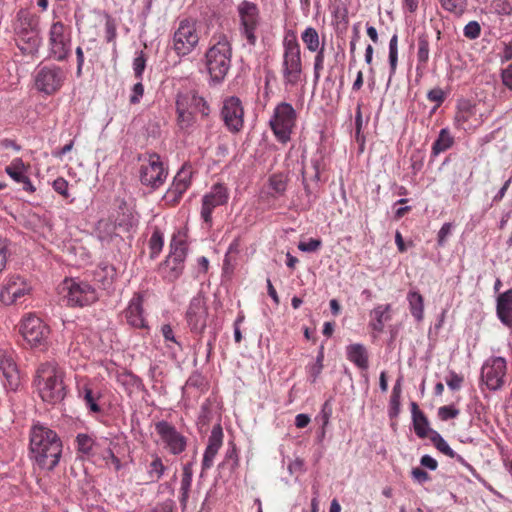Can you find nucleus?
<instances>
[{"mask_svg":"<svg viewBox=\"0 0 512 512\" xmlns=\"http://www.w3.org/2000/svg\"><path fill=\"white\" fill-rule=\"evenodd\" d=\"M157 444L163 446L171 455H179L187 448L188 439L170 422L161 420L155 423Z\"/></svg>","mask_w":512,"mask_h":512,"instance_id":"obj_11","label":"nucleus"},{"mask_svg":"<svg viewBox=\"0 0 512 512\" xmlns=\"http://www.w3.org/2000/svg\"><path fill=\"white\" fill-rule=\"evenodd\" d=\"M301 40L309 52L314 53L322 46V40H320L319 33L312 26L306 27L305 30L301 33Z\"/></svg>","mask_w":512,"mask_h":512,"instance_id":"obj_39","label":"nucleus"},{"mask_svg":"<svg viewBox=\"0 0 512 512\" xmlns=\"http://www.w3.org/2000/svg\"><path fill=\"white\" fill-rule=\"evenodd\" d=\"M454 144V137L451 135L450 131L447 128H443L440 130L438 138L434 141L432 145V154L434 156L439 155L442 152H445Z\"/></svg>","mask_w":512,"mask_h":512,"instance_id":"obj_40","label":"nucleus"},{"mask_svg":"<svg viewBox=\"0 0 512 512\" xmlns=\"http://www.w3.org/2000/svg\"><path fill=\"white\" fill-rule=\"evenodd\" d=\"M459 413H460L459 409L455 408L452 405L441 406L438 409V417L442 421H447L449 419H454V418H456L459 415Z\"/></svg>","mask_w":512,"mask_h":512,"instance_id":"obj_50","label":"nucleus"},{"mask_svg":"<svg viewBox=\"0 0 512 512\" xmlns=\"http://www.w3.org/2000/svg\"><path fill=\"white\" fill-rule=\"evenodd\" d=\"M177 125L181 130H187L195 123V114L208 116L210 107L207 101L195 90L179 92L176 95Z\"/></svg>","mask_w":512,"mask_h":512,"instance_id":"obj_5","label":"nucleus"},{"mask_svg":"<svg viewBox=\"0 0 512 512\" xmlns=\"http://www.w3.org/2000/svg\"><path fill=\"white\" fill-rule=\"evenodd\" d=\"M188 245L186 235L177 232L172 236L170 253L159 267V274L166 282H175L183 273Z\"/></svg>","mask_w":512,"mask_h":512,"instance_id":"obj_6","label":"nucleus"},{"mask_svg":"<svg viewBox=\"0 0 512 512\" xmlns=\"http://www.w3.org/2000/svg\"><path fill=\"white\" fill-rule=\"evenodd\" d=\"M152 512H174L173 511V505L171 502H165L158 504Z\"/></svg>","mask_w":512,"mask_h":512,"instance_id":"obj_63","label":"nucleus"},{"mask_svg":"<svg viewBox=\"0 0 512 512\" xmlns=\"http://www.w3.org/2000/svg\"><path fill=\"white\" fill-rule=\"evenodd\" d=\"M501 58L503 61H509L512 59V40L505 44Z\"/></svg>","mask_w":512,"mask_h":512,"instance_id":"obj_64","label":"nucleus"},{"mask_svg":"<svg viewBox=\"0 0 512 512\" xmlns=\"http://www.w3.org/2000/svg\"><path fill=\"white\" fill-rule=\"evenodd\" d=\"M229 199V190L222 183L214 184L210 191L202 197V205L200 216L207 227L211 228L213 225L212 213L221 206L227 204Z\"/></svg>","mask_w":512,"mask_h":512,"instance_id":"obj_16","label":"nucleus"},{"mask_svg":"<svg viewBox=\"0 0 512 512\" xmlns=\"http://www.w3.org/2000/svg\"><path fill=\"white\" fill-rule=\"evenodd\" d=\"M78 397L85 403V406L91 413L99 414L102 412V408L98 404L101 393L95 391L89 383L78 386Z\"/></svg>","mask_w":512,"mask_h":512,"instance_id":"obj_27","label":"nucleus"},{"mask_svg":"<svg viewBox=\"0 0 512 512\" xmlns=\"http://www.w3.org/2000/svg\"><path fill=\"white\" fill-rule=\"evenodd\" d=\"M496 312L504 325L512 326V288L498 296Z\"/></svg>","mask_w":512,"mask_h":512,"instance_id":"obj_28","label":"nucleus"},{"mask_svg":"<svg viewBox=\"0 0 512 512\" xmlns=\"http://www.w3.org/2000/svg\"><path fill=\"white\" fill-rule=\"evenodd\" d=\"M37 391L42 401L55 404L65 397L62 373L54 361L41 364L36 371Z\"/></svg>","mask_w":512,"mask_h":512,"instance_id":"obj_3","label":"nucleus"},{"mask_svg":"<svg viewBox=\"0 0 512 512\" xmlns=\"http://www.w3.org/2000/svg\"><path fill=\"white\" fill-rule=\"evenodd\" d=\"M145 66H146V59H145L144 55L141 53L133 61L134 75L138 80H142V75H143Z\"/></svg>","mask_w":512,"mask_h":512,"instance_id":"obj_55","label":"nucleus"},{"mask_svg":"<svg viewBox=\"0 0 512 512\" xmlns=\"http://www.w3.org/2000/svg\"><path fill=\"white\" fill-rule=\"evenodd\" d=\"M144 94V86L141 83V80H139L136 84H134L132 88V93L130 95V103L135 105L138 104L143 97Z\"/></svg>","mask_w":512,"mask_h":512,"instance_id":"obj_57","label":"nucleus"},{"mask_svg":"<svg viewBox=\"0 0 512 512\" xmlns=\"http://www.w3.org/2000/svg\"><path fill=\"white\" fill-rule=\"evenodd\" d=\"M281 74L286 88L295 87L302 81L301 48L293 32L287 34L283 40Z\"/></svg>","mask_w":512,"mask_h":512,"instance_id":"obj_4","label":"nucleus"},{"mask_svg":"<svg viewBox=\"0 0 512 512\" xmlns=\"http://www.w3.org/2000/svg\"><path fill=\"white\" fill-rule=\"evenodd\" d=\"M66 74L59 66H44L37 72L34 77V86L39 92L46 95H53L58 92L64 81Z\"/></svg>","mask_w":512,"mask_h":512,"instance_id":"obj_15","label":"nucleus"},{"mask_svg":"<svg viewBox=\"0 0 512 512\" xmlns=\"http://www.w3.org/2000/svg\"><path fill=\"white\" fill-rule=\"evenodd\" d=\"M347 359L362 370L369 366V356L363 344H351L346 348Z\"/></svg>","mask_w":512,"mask_h":512,"instance_id":"obj_34","label":"nucleus"},{"mask_svg":"<svg viewBox=\"0 0 512 512\" xmlns=\"http://www.w3.org/2000/svg\"><path fill=\"white\" fill-rule=\"evenodd\" d=\"M32 312L23 315L15 326V339L17 344L26 350L32 349Z\"/></svg>","mask_w":512,"mask_h":512,"instance_id":"obj_26","label":"nucleus"},{"mask_svg":"<svg viewBox=\"0 0 512 512\" xmlns=\"http://www.w3.org/2000/svg\"><path fill=\"white\" fill-rule=\"evenodd\" d=\"M322 246L320 239L311 238L308 242H299L298 249L303 252H315Z\"/></svg>","mask_w":512,"mask_h":512,"instance_id":"obj_53","label":"nucleus"},{"mask_svg":"<svg viewBox=\"0 0 512 512\" xmlns=\"http://www.w3.org/2000/svg\"><path fill=\"white\" fill-rule=\"evenodd\" d=\"M0 371L5 379L4 386L9 390L16 391L21 385L20 372L12 356L4 350H0Z\"/></svg>","mask_w":512,"mask_h":512,"instance_id":"obj_23","label":"nucleus"},{"mask_svg":"<svg viewBox=\"0 0 512 512\" xmlns=\"http://www.w3.org/2000/svg\"><path fill=\"white\" fill-rule=\"evenodd\" d=\"M507 360L501 356H491L481 367L480 380L491 391L501 390L507 382Z\"/></svg>","mask_w":512,"mask_h":512,"instance_id":"obj_10","label":"nucleus"},{"mask_svg":"<svg viewBox=\"0 0 512 512\" xmlns=\"http://www.w3.org/2000/svg\"><path fill=\"white\" fill-rule=\"evenodd\" d=\"M482 27L478 21H470L463 28V35L469 40H476L480 37Z\"/></svg>","mask_w":512,"mask_h":512,"instance_id":"obj_49","label":"nucleus"},{"mask_svg":"<svg viewBox=\"0 0 512 512\" xmlns=\"http://www.w3.org/2000/svg\"><path fill=\"white\" fill-rule=\"evenodd\" d=\"M398 63V36L394 34L389 42V65H390V74H394L396 72Z\"/></svg>","mask_w":512,"mask_h":512,"instance_id":"obj_47","label":"nucleus"},{"mask_svg":"<svg viewBox=\"0 0 512 512\" xmlns=\"http://www.w3.org/2000/svg\"><path fill=\"white\" fill-rule=\"evenodd\" d=\"M71 28L61 21L52 23L49 30V50L50 54L57 61H63L68 58L71 52Z\"/></svg>","mask_w":512,"mask_h":512,"instance_id":"obj_13","label":"nucleus"},{"mask_svg":"<svg viewBox=\"0 0 512 512\" xmlns=\"http://www.w3.org/2000/svg\"><path fill=\"white\" fill-rule=\"evenodd\" d=\"M289 182V177L287 173L277 172L273 173L268 177L267 187L269 189V194L278 198L285 195Z\"/></svg>","mask_w":512,"mask_h":512,"instance_id":"obj_35","label":"nucleus"},{"mask_svg":"<svg viewBox=\"0 0 512 512\" xmlns=\"http://www.w3.org/2000/svg\"><path fill=\"white\" fill-rule=\"evenodd\" d=\"M68 186V181L62 177H58L53 181V189L64 198L69 197Z\"/></svg>","mask_w":512,"mask_h":512,"instance_id":"obj_54","label":"nucleus"},{"mask_svg":"<svg viewBox=\"0 0 512 512\" xmlns=\"http://www.w3.org/2000/svg\"><path fill=\"white\" fill-rule=\"evenodd\" d=\"M427 98L429 101L436 103L433 109L435 111L445 101V93L441 88H434L428 92Z\"/></svg>","mask_w":512,"mask_h":512,"instance_id":"obj_52","label":"nucleus"},{"mask_svg":"<svg viewBox=\"0 0 512 512\" xmlns=\"http://www.w3.org/2000/svg\"><path fill=\"white\" fill-rule=\"evenodd\" d=\"M62 443L57 434L42 425L34 424V460L40 468L52 470L59 463Z\"/></svg>","mask_w":512,"mask_h":512,"instance_id":"obj_2","label":"nucleus"},{"mask_svg":"<svg viewBox=\"0 0 512 512\" xmlns=\"http://www.w3.org/2000/svg\"><path fill=\"white\" fill-rule=\"evenodd\" d=\"M429 440L432 442L434 447L444 455L455 458L458 461H463V458L458 455L451 447L448 445V443L444 440V438L437 432V431H431L429 435Z\"/></svg>","mask_w":512,"mask_h":512,"instance_id":"obj_41","label":"nucleus"},{"mask_svg":"<svg viewBox=\"0 0 512 512\" xmlns=\"http://www.w3.org/2000/svg\"><path fill=\"white\" fill-rule=\"evenodd\" d=\"M441 7L455 16H461L467 9L468 0H438Z\"/></svg>","mask_w":512,"mask_h":512,"instance_id":"obj_42","label":"nucleus"},{"mask_svg":"<svg viewBox=\"0 0 512 512\" xmlns=\"http://www.w3.org/2000/svg\"><path fill=\"white\" fill-rule=\"evenodd\" d=\"M67 305L84 307L98 299L96 290L87 282H78L74 279H65L62 285Z\"/></svg>","mask_w":512,"mask_h":512,"instance_id":"obj_14","label":"nucleus"},{"mask_svg":"<svg viewBox=\"0 0 512 512\" xmlns=\"http://www.w3.org/2000/svg\"><path fill=\"white\" fill-rule=\"evenodd\" d=\"M193 468L192 463H186L182 469L179 502L183 509L187 507L190 490L192 486Z\"/></svg>","mask_w":512,"mask_h":512,"instance_id":"obj_36","label":"nucleus"},{"mask_svg":"<svg viewBox=\"0 0 512 512\" xmlns=\"http://www.w3.org/2000/svg\"><path fill=\"white\" fill-rule=\"evenodd\" d=\"M401 378H399L392 390V394L390 397V414L397 415L400 410V399H401Z\"/></svg>","mask_w":512,"mask_h":512,"instance_id":"obj_46","label":"nucleus"},{"mask_svg":"<svg viewBox=\"0 0 512 512\" xmlns=\"http://www.w3.org/2000/svg\"><path fill=\"white\" fill-rule=\"evenodd\" d=\"M464 381L462 375L451 372L449 378L446 379V384L451 390H459Z\"/></svg>","mask_w":512,"mask_h":512,"instance_id":"obj_58","label":"nucleus"},{"mask_svg":"<svg viewBox=\"0 0 512 512\" xmlns=\"http://www.w3.org/2000/svg\"><path fill=\"white\" fill-rule=\"evenodd\" d=\"M456 128L463 130H475L482 124L481 116L477 117V109L469 101H462L457 106L454 117Z\"/></svg>","mask_w":512,"mask_h":512,"instance_id":"obj_22","label":"nucleus"},{"mask_svg":"<svg viewBox=\"0 0 512 512\" xmlns=\"http://www.w3.org/2000/svg\"><path fill=\"white\" fill-rule=\"evenodd\" d=\"M409 309L412 316L421 321L424 317V298L418 291H409L407 295Z\"/></svg>","mask_w":512,"mask_h":512,"instance_id":"obj_38","label":"nucleus"},{"mask_svg":"<svg viewBox=\"0 0 512 512\" xmlns=\"http://www.w3.org/2000/svg\"><path fill=\"white\" fill-rule=\"evenodd\" d=\"M15 41L21 56L32 54V13L28 8L21 9L17 14L14 26Z\"/></svg>","mask_w":512,"mask_h":512,"instance_id":"obj_17","label":"nucleus"},{"mask_svg":"<svg viewBox=\"0 0 512 512\" xmlns=\"http://www.w3.org/2000/svg\"><path fill=\"white\" fill-rule=\"evenodd\" d=\"M223 430L220 425H216L213 427L211 434L208 438L207 447L204 451L203 459H202V473L210 469L214 464V458L217 455L219 449L223 444Z\"/></svg>","mask_w":512,"mask_h":512,"instance_id":"obj_25","label":"nucleus"},{"mask_svg":"<svg viewBox=\"0 0 512 512\" xmlns=\"http://www.w3.org/2000/svg\"><path fill=\"white\" fill-rule=\"evenodd\" d=\"M185 317L192 333H203L208 317V308L203 296L197 295L191 299Z\"/></svg>","mask_w":512,"mask_h":512,"instance_id":"obj_19","label":"nucleus"},{"mask_svg":"<svg viewBox=\"0 0 512 512\" xmlns=\"http://www.w3.org/2000/svg\"><path fill=\"white\" fill-rule=\"evenodd\" d=\"M199 23L191 18L179 22L173 34V50L178 56H186L193 52L200 41Z\"/></svg>","mask_w":512,"mask_h":512,"instance_id":"obj_9","label":"nucleus"},{"mask_svg":"<svg viewBox=\"0 0 512 512\" xmlns=\"http://www.w3.org/2000/svg\"><path fill=\"white\" fill-rule=\"evenodd\" d=\"M502 82L507 88L512 90V64L502 71Z\"/></svg>","mask_w":512,"mask_h":512,"instance_id":"obj_60","label":"nucleus"},{"mask_svg":"<svg viewBox=\"0 0 512 512\" xmlns=\"http://www.w3.org/2000/svg\"><path fill=\"white\" fill-rule=\"evenodd\" d=\"M416 71L422 72L427 68L430 58V37L428 33H420L417 37Z\"/></svg>","mask_w":512,"mask_h":512,"instance_id":"obj_32","label":"nucleus"},{"mask_svg":"<svg viewBox=\"0 0 512 512\" xmlns=\"http://www.w3.org/2000/svg\"><path fill=\"white\" fill-rule=\"evenodd\" d=\"M143 297L141 294L136 293L129 301L127 308L124 311L127 323L138 329H148L147 321L144 317Z\"/></svg>","mask_w":512,"mask_h":512,"instance_id":"obj_24","label":"nucleus"},{"mask_svg":"<svg viewBox=\"0 0 512 512\" xmlns=\"http://www.w3.org/2000/svg\"><path fill=\"white\" fill-rule=\"evenodd\" d=\"M411 414L415 434L419 438H429L431 431L434 430L429 427L428 418L419 409V406L416 402L411 403Z\"/></svg>","mask_w":512,"mask_h":512,"instance_id":"obj_30","label":"nucleus"},{"mask_svg":"<svg viewBox=\"0 0 512 512\" xmlns=\"http://www.w3.org/2000/svg\"><path fill=\"white\" fill-rule=\"evenodd\" d=\"M77 449L79 452L85 455H89L92 452L94 446V440L87 434H78L76 437Z\"/></svg>","mask_w":512,"mask_h":512,"instance_id":"obj_48","label":"nucleus"},{"mask_svg":"<svg viewBox=\"0 0 512 512\" xmlns=\"http://www.w3.org/2000/svg\"><path fill=\"white\" fill-rule=\"evenodd\" d=\"M310 423V417L307 414H298L295 417V426L297 428H305Z\"/></svg>","mask_w":512,"mask_h":512,"instance_id":"obj_62","label":"nucleus"},{"mask_svg":"<svg viewBox=\"0 0 512 512\" xmlns=\"http://www.w3.org/2000/svg\"><path fill=\"white\" fill-rule=\"evenodd\" d=\"M50 334L49 327L39 318L34 317V348L44 345Z\"/></svg>","mask_w":512,"mask_h":512,"instance_id":"obj_43","label":"nucleus"},{"mask_svg":"<svg viewBox=\"0 0 512 512\" xmlns=\"http://www.w3.org/2000/svg\"><path fill=\"white\" fill-rule=\"evenodd\" d=\"M9 241L7 239H0V273L4 270L9 255Z\"/></svg>","mask_w":512,"mask_h":512,"instance_id":"obj_56","label":"nucleus"},{"mask_svg":"<svg viewBox=\"0 0 512 512\" xmlns=\"http://www.w3.org/2000/svg\"><path fill=\"white\" fill-rule=\"evenodd\" d=\"M152 460L146 468V473L149 481L152 483L158 482L165 474L167 467L164 464L162 458L154 453L152 454Z\"/></svg>","mask_w":512,"mask_h":512,"instance_id":"obj_37","label":"nucleus"},{"mask_svg":"<svg viewBox=\"0 0 512 512\" xmlns=\"http://www.w3.org/2000/svg\"><path fill=\"white\" fill-rule=\"evenodd\" d=\"M370 318L369 327L377 333L383 332L385 323L391 319V305H377L370 312Z\"/></svg>","mask_w":512,"mask_h":512,"instance_id":"obj_29","label":"nucleus"},{"mask_svg":"<svg viewBox=\"0 0 512 512\" xmlns=\"http://www.w3.org/2000/svg\"><path fill=\"white\" fill-rule=\"evenodd\" d=\"M204 59L211 81L221 83L227 76L232 61V45L225 34L212 36Z\"/></svg>","mask_w":512,"mask_h":512,"instance_id":"obj_1","label":"nucleus"},{"mask_svg":"<svg viewBox=\"0 0 512 512\" xmlns=\"http://www.w3.org/2000/svg\"><path fill=\"white\" fill-rule=\"evenodd\" d=\"M452 223H444L437 234V244L439 247L445 246L448 237L452 234Z\"/></svg>","mask_w":512,"mask_h":512,"instance_id":"obj_51","label":"nucleus"},{"mask_svg":"<svg viewBox=\"0 0 512 512\" xmlns=\"http://www.w3.org/2000/svg\"><path fill=\"white\" fill-rule=\"evenodd\" d=\"M221 116L230 132H239L244 124V110L240 99L237 97L226 99L223 103Z\"/></svg>","mask_w":512,"mask_h":512,"instance_id":"obj_21","label":"nucleus"},{"mask_svg":"<svg viewBox=\"0 0 512 512\" xmlns=\"http://www.w3.org/2000/svg\"><path fill=\"white\" fill-rule=\"evenodd\" d=\"M236 11L240 36L246 40L249 46H255L258 40L257 31L262 22L258 5L254 2L243 0L237 5Z\"/></svg>","mask_w":512,"mask_h":512,"instance_id":"obj_7","label":"nucleus"},{"mask_svg":"<svg viewBox=\"0 0 512 512\" xmlns=\"http://www.w3.org/2000/svg\"><path fill=\"white\" fill-rule=\"evenodd\" d=\"M411 474H412V477L419 483H424V482H427L428 480H430L428 473L419 467L413 468L411 471Z\"/></svg>","mask_w":512,"mask_h":512,"instance_id":"obj_59","label":"nucleus"},{"mask_svg":"<svg viewBox=\"0 0 512 512\" xmlns=\"http://www.w3.org/2000/svg\"><path fill=\"white\" fill-rule=\"evenodd\" d=\"M164 245L163 234L159 229H155L149 239L150 257L156 258L162 251Z\"/></svg>","mask_w":512,"mask_h":512,"instance_id":"obj_44","label":"nucleus"},{"mask_svg":"<svg viewBox=\"0 0 512 512\" xmlns=\"http://www.w3.org/2000/svg\"><path fill=\"white\" fill-rule=\"evenodd\" d=\"M490 9L497 15L509 16L512 14V0H492Z\"/></svg>","mask_w":512,"mask_h":512,"instance_id":"obj_45","label":"nucleus"},{"mask_svg":"<svg viewBox=\"0 0 512 512\" xmlns=\"http://www.w3.org/2000/svg\"><path fill=\"white\" fill-rule=\"evenodd\" d=\"M32 286L20 276H12L0 291V301L5 305L20 303V299L30 294Z\"/></svg>","mask_w":512,"mask_h":512,"instance_id":"obj_20","label":"nucleus"},{"mask_svg":"<svg viewBox=\"0 0 512 512\" xmlns=\"http://www.w3.org/2000/svg\"><path fill=\"white\" fill-rule=\"evenodd\" d=\"M6 173L17 183L24 185V190L32 191V182L29 177L24 174L26 166L21 158L14 159L10 165L6 167Z\"/></svg>","mask_w":512,"mask_h":512,"instance_id":"obj_33","label":"nucleus"},{"mask_svg":"<svg viewBox=\"0 0 512 512\" xmlns=\"http://www.w3.org/2000/svg\"><path fill=\"white\" fill-rule=\"evenodd\" d=\"M297 114L290 103L281 102L274 108L269 126L280 143H287L296 126Z\"/></svg>","mask_w":512,"mask_h":512,"instance_id":"obj_8","label":"nucleus"},{"mask_svg":"<svg viewBox=\"0 0 512 512\" xmlns=\"http://www.w3.org/2000/svg\"><path fill=\"white\" fill-rule=\"evenodd\" d=\"M420 463L422 466L430 469V470H436L438 467V462L429 455H424L420 459Z\"/></svg>","mask_w":512,"mask_h":512,"instance_id":"obj_61","label":"nucleus"},{"mask_svg":"<svg viewBox=\"0 0 512 512\" xmlns=\"http://www.w3.org/2000/svg\"><path fill=\"white\" fill-rule=\"evenodd\" d=\"M160 333L164 339L165 348L172 358H176L183 351V346L178 340L174 328L170 324H162Z\"/></svg>","mask_w":512,"mask_h":512,"instance_id":"obj_31","label":"nucleus"},{"mask_svg":"<svg viewBox=\"0 0 512 512\" xmlns=\"http://www.w3.org/2000/svg\"><path fill=\"white\" fill-rule=\"evenodd\" d=\"M168 176V169L164 166L157 153H149L143 159L139 170L140 182L152 189L161 187Z\"/></svg>","mask_w":512,"mask_h":512,"instance_id":"obj_12","label":"nucleus"},{"mask_svg":"<svg viewBox=\"0 0 512 512\" xmlns=\"http://www.w3.org/2000/svg\"><path fill=\"white\" fill-rule=\"evenodd\" d=\"M193 169L191 165H183L175 175L171 186L166 191L163 201L171 207L176 206L191 186Z\"/></svg>","mask_w":512,"mask_h":512,"instance_id":"obj_18","label":"nucleus"}]
</instances>
